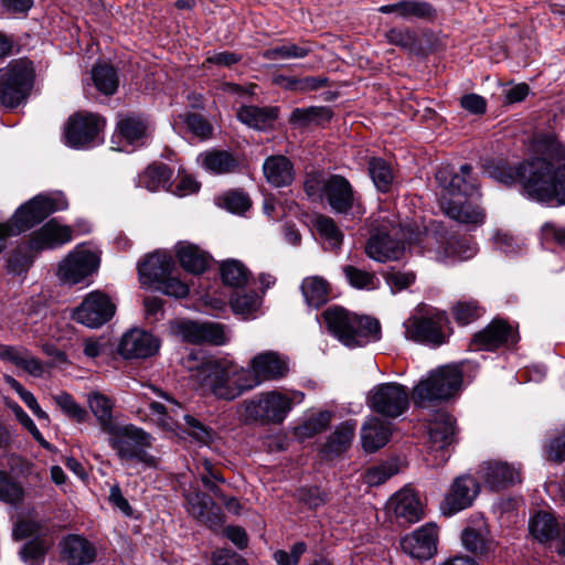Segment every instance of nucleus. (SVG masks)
Segmentation results:
<instances>
[{"label": "nucleus", "instance_id": "nucleus-51", "mask_svg": "<svg viewBox=\"0 0 565 565\" xmlns=\"http://www.w3.org/2000/svg\"><path fill=\"white\" fill-rule=\"evenodd\" d=\"M343 273L349 284L355 289L370 291L380 287V279L374 273L366 271L351 265L344 266Z\"/></svg>", "mask_w": 565, "mask_h": 565}, {"label": "nucleus", "instance_id": "nucleus-28", "mask_svg": "<svg viewBox=\"0 0 565 565\" xmlns=\"http://www.w3.org/2000/svg\"><path fill=\"white\" fill-rule=\"evenodd\" d=\"M386 508L401 524H413L424 516L423 504L411 488H403L392 495Z\"/></svg>", "mask_w": 565, "mask_h": 565}, {"label": "nucleus", "instance_id": "nucleus-45", "mask_svg": "<svg viewBox=\"0 0 565 565\" xmlns=\"http://www.w3.org/2000/svg\"><path fill=\"white\" fill-rule=\"evenodd\" d=\"M332 117V111L329 107L311 106L307 108H296L290 114L289 121L292 125L306 127L311 124L320 125L329 121Z\"/></svg>", "mask_w": 565, "mask_h": 565}, {"label": "nucleus", "instance_id": "nucleus-32", "mask_svg": "<svg viewBox=\"0 0 565 565\" xmlns=\"http://www.w3.org/2000/svg\"><path fill=\"white\" fill-rule=\"evenodd\" d=\"M148 132L146 119L135 114H121L118 116L116 137L127 145L140 147L145 145Z\"/></svg>", "mask_w": 565, "mask_h": 565}, {"label": "nucleus", "instance_id": "nucleus-58", "mask_svg": "<svg viewBox=\"0 0 565 565\" xmlns=\"http://www.w3.org/2000/svg\"><path fill=\"white\" fill-rule=\"evenodd\" d=\"M452 312L456 321L466 326L481 316V308L476 300H461L454 306Z\"/></svg>", "mask_w": 565, "mask_h": 565}, {"label": "nucleus", "instance_id": "nucleus-57", "mask_svg": "<svg viewBox=\"0 0 565 565\" xmlns=\"http://www.w3.org/2000/svg\"><path fill=\"white\" fill-rule=\"evenodd\" d=\"M385 281L393 294L399 292L414 284L416 276L411 270L391 268L385 273Z\"/></svg>", "mask_w": 565, "mask_h": 565}, {"label": "nucleus", "instance_id": "nucleus-27", "mask_svg": "<svg viewBox=\"0 0 565 565\" xmlns=\"http://www.w3.org/2000/svg\"><path fill=\"white\" fill-rule=\"evenodd\" d=\"M479 492V484L471 476L458 477L441 503L446 515H454L469 508Z\"/></svg>", "mask_w": 565, "mask_h": 565}, {"label": "nucleus", "instance_id": "nucleus-2", "mask_svg": "<svg viewBox=\"0 0 565 565\" xmlns=\"http://www.w3.org/2000/svg\"><path fill=\"white\" fill-rule=\"evenodd\" d=\"M436 180L447 192L440 199V206L449 218L471 228L483 224V210L469 201L479 195V181L470 164H462L458 171L443 167L436 172Z\"/></svg>", "mask_w": 565, "mask_h": 565}, {"label": "nucleus", "instance_id": "nucleus-19", "mask_svg": "<svg viewBox=\"0 0 565 565\" xmlns=\"http://www.w3.org/2000/svg\"><path fill=\"white\" fill-rule=\"evenodd\" d=\"M98 266L97 254L78 245L60 263L57 277L65 285H75L96 271Z\"/></svg>", "mask_w": 565, "mask_h": 565}, {"label": "nucleus", "instance_id": "nucleus-26", "mask_svg": "<svg viewBox=\"0 0 565 565\" xmlns=\"http://www.w3.org/2000/svg\"><path fill=\"white\" fill-rule=\"evenodd\" d=\"M438 530L434 523H426L401 541L403 551L419 561L430 559L437 552Z\"/></svg>", "mask_w": 565, "mask_h": 565}, {"label": "nucleus", "instance_id": "nucleus-63", "mask_svg": "<svg viewBox=\"0 0 565 565\" xmlns=\"http://www.w3.org/2000/svg\"><path fill=\"white\" fill-rule=\"evenodd\" d=\"M12 536L14 540L20 541L28 537H45L42 535V526L40 522L33 520L18 521L12 529Z\"/></svg>", "mask_w": 565, "mask_h": 565}, {"label": "nucleus", "instance_id": "nucleus-23", "mask_svg": "<svg viewBox=\"0 0 565 565\" xmlns=\"http://www.w3.org/2000/svg\"><path fill=\"white\" fill-rule=\"evenodd\" d=\"M480 480L491 490H501L522 481V469L519 463L502 460L484 461L477 471Z\"/></svg>", "mask_w": 565, "mask_h": 565}, {"label": "nucleus", "instance_id": "nucleus-20", "mask_svg": "<svg viewBox=\"0 0 565 565\" xmlns=\"http://www.w3.org/2000/svg\"><path fill=\"white\" fill-rule=\"evenodd\" d=\"M116 306L104 292H89L74 311V319L88 328H99L115 315Z\"/></svg>", "mask_w": 565, "mask_h": 565}, {"label": "nucleus", "instance_id": "nucleus-7", "mask_svg": "<svg viewBox=\"0 0 565 565\" xmlns=\"http://www.w3.org/2000/svg\"><path fill=\"white\" fill-rule=\"evenodd\" d=\"M305 394L300 391L282 393L269 391L245 399L239 408L243 409L242 418L245 424H280L285 420L295 404H300Z\"/></svg>", "mask_w": 565, "mask_h": 565}, {"label": "nucleus", "instance_id": "nucleus-34", "mask_svg": "<svg viewBox=\"0 0 565 565\" xmlns=\"http://www.w3.org/2000/svg\"><path fill=\"white\" fill-rule=\"evenodd\" d=\"M392 427L377 417H370L361 428L362 447L366 452H374L384 447L391 436Z\"/></svg>", "mask_w": 565, "mask_h": 565}, {"label": "nucleus", "instance_id": "nucleus-11", "mask_svg": "<svg viewBox=\"0 0 565 565\" xmlns=\"http://www.w3.org/2000/svg\"><path fill=\"white\" fill-rule=\"evenodd\" d=\"M175 265L171 255L157 250L138 264V274L142 285L174 298H185L190 288L172 275Z\"/></svg>", "mask_w": 565, "mask_h": 565}, {"label": "nucleus", "instance_id": "nucleus-60", "mask_svg": "<svg viewBox=\"0 0 565 565\" xmlns=\"http://www.w3.org/2000/svg\"><path fill=\"white\" fill-rule=\"evenodd\" d=\"M218 204L231 213L242 214L250 206L249 198L239 191H232L218 198Z\"/></svg>", "mask_w": 565, "mask_h": 565}, {"label": "nucleus", "instance_id": "nucleus-22", "mask_svg": "<svg viewBox=\"0 0 565 565\" xmlns=\"http://www.w3.org/2000/svg\"><path fill=\"white\" fill-rule=\"evenodd\" d=\"M255 387L266 381H277L289 372L288 359L275 351H265L253 356L246 366Z\"/></svg>", "mask_w": 565, "mask_h": 565}, {"label": "nucleus", "instance_id": "nucleus-10", "mask_svg": "<svg viewBox=\"0 0 565 565\" xmlns=\"http://www.w3.org/2000/svg\"><path fill=\"white\" fill-rule=\"evenodd\" d=\"M149 390L163 399V402H151L149 407L152 414L158 416V423L164 429L174 430L181 426V420H183L186 425L185 431L199 444L207 446L214 440V430L192 415L183 414L182 405L170 394L152 385L149 386Z\"/></svg>", "mask_w": 565, "mask_h": 565}, {"label": "nucleus", "instance_id": "nucleus-21", "mask_svg": "<svg viewBox=\"0 0 565 565\" xmlns=\"http://www.w3.org/2000/svg\"><path fill=\"white\" fill-rule=\"evenodd\" d=\"M172 332L189 343H211L222 345L226 342V332L216 322L179 321L172 324Z\"/></svg>", "mask_w": 565, "mask_h": 565}, {"label": "nucleus", "instance_id": "nucleus-15", "mask_svg": "<svg viewBox=\"0 0 565 565\" xmlns=\"http://www.w3.org/2000/svg\"><path fill=\"white\" fill-rule=\"evenodd\" d=\"M105 119L96 114H75L64 128V142L73 149H89L102 141Z\"/></svg>", "mask_w": 565, "mask_h": 565}, {"label": "nucleus", "instance_id": "nucleus-44", "mask_svg": "<svg viewBox=\"0 0 565 565\" xmlns=\"http://www.w3.org/2000/svg\"><path fill=\"white\" fill-rule=\"evenodd\" d=\"M92 79L98 92L106 96L114 95L119 86L117 71L108 64H98L92 70Z\"/></svg>", "mask_w": 565, "mask_h": 565}, {"label": "nucleus", "instance_id": "nucleus-41", "mask_svg": "<svg viewBox=\"0 0 565 565\" xmlns=\"http://www.w3.org/2000/svg\"><path fill=\"white\" fill-rule=\"evenodd\" d=\"M354 433L355 423L344 422L340 424L329 436L323 447V451L331 457L339 456L340 454L344 452L349 448L354 437Z\"/></svg>", "mask_w": 565, "mask_h": 565}, {"label": "nucleus", "instance_id": "nucleus-40", "mask_svg": "<svg viewBox=\"0 0 565 565\" xmlns=\"http://www.w3.org/2000/svg\"><path fill=\"white\" fill-rule=\"evenodd\" d=\"M172 177L171 169L166 164L149 166L137 178V186L150 192L168 190Z\"/></svg>", "mask_w": 565, "mask_h": 565}, {"label": "nucleus", "instance_id": "nucleus-53", "mask_svg": "<svg viewBox=\"0 0 565 565\" xmlns=\"http://www.w3.org/2000/svg\"><path fill=\"white\" fill-rule=\"evenodd\" d=\"M461 541L463 546L475 554H486L491 548V542L486 537L482 530L465 529L461 534Z\"/></svg>", "mask_w": 565, "mask_h": 565}, {"label": "nucleus", "instance_id": "nucleus-18", "mask_svg": "<svg viewBox=\"0 0 565 565\" xmlns=\"http://www.w3.org/2000/svg\"><path fill=\"white\" fill-rule=\"evenodd\" d=\"M447 317L444 312L430 316H412L404 321L405 338L418 343L434 347L441 345L446 341L444 328Z\"/></svg>", "mask_w": 565, "mask_h": 565}, {"label": "nucleus", "instance_id": "nucleus-25", "mask_svg": "<svg viewBox=\"0 0 565 565\" xmlns=\"http://www.w3.org/2000/svg\"><path fill=\"white\" fill-rule=\"evenodd\" d=\"M514 329L502 320H493L478 332L471 341V350L493 351L501 347H510L518 342Z\"/></svg>", "mask_w": 565, "mask_h": 565}, {"label": "nucleus", "instance_id": "nucleus-56", "mask_svg": "<svg viewBox=\"0 0 565 565\" xmlns=\"http://www.w3.org/2000/svg\"><path fill=\"white\" fill-rule=\"evenodd\" d=\"M54 401L62 412L77 423L86 420L87 412L68 393H61L54 396Z\"/></svg>", "mask_w": 565, "mask_h": 565}, {"label": "nucleus", "instance_id": "nucleus-37", "mask_svg": "<svg viewBox=\"0 0 565 565\" xmlns=\"http://www.w3.org/2000/svg\"><path fill=\"white\" fill-rule=\"evenodd\" d=\"M175 254L181 266L190 273H203L209 266V256L196 245L180 242L175 245Z\"/></svg>", "mask_w": 565, "mask_h": 565}, {"label": "nucleus", "instance_id": "nucleus-29", "mask_svg": "<svg viewBox=\"0 0 565 565\" xmlns=\"http://www.w3.org/2000/svg\"><path fill=\"white\" fill-rule=\"evenodd\" d=\"M529 530L532 536L541 542L548 543L557 540L556 551L565 557V524L563 529L558 527L555 518L545 511L536 512L529 522Z\"/></svg>", "mask_w": 565, "mask_h": 565}, {"label": "nucleus", "instance_id": "nucleus-62", "mask_svg": "<svg viewBox=\"0 0 565 565\" xmlns=\"http://www.w3.org/2000/svg\"><path fill=\"white\" fill-rule=\"evenodd\" d=\"M397 472L393 463H381L366 470L364 481L370 487H376L384 483L388 478Z\"/></svg>", "mask_w": 565, "mask_h": 565}, {"label": "nucleus", "instance_id": "nucleus-35", "mask_svg": "<svg viewBox=\"0 0 565 565\" xmlns=\"http://www.w3.org/2000/svg\"><path fill=\"white\" fill-rule=\"evenodd\" d=\"M263 171L266 180L277 188L287 186L294 181V167L285 156L267 158Z\"/></svg>", "mask_w": 565, "mask_h": 565}, {"label": "nucleus", "instance_id": "nucleus-17", "mask_svg": "<svg viewBox=\"0 0 565 565\" xmlns=\"http://www.w3.org/2000/svg\"><path fill=\"white\" fill-rule=\"evenodd\" d=\"M456 419L446 412H437L428 424L429 448L435 452L431 466L444 465L450 457L449 447L456 443Z\"/></svg>", "mask_w": 565, "mask_h": 565}, {"label": "nucleus", "instance_id": "nucleus-30", "mask_svg": "<svg viewBox=\"0 0 565 565\" xmlns=\"http://www.w3.org/2000/svg\"><path fill=\"white\" fill-rule=\"evenodd\" d=\"M188 512L210 529L216 530L223 524L221 508L211 497L202 492H194L186 499Z\"/></svg>", "mask_w": 565, "mask_h": 565}, {"label": "nucleus", "instance_id": "nucleus-6", "mask_svg": "<svg viewBox=\"0 0 565 565\" xmlns=\"http://www.w3.org/2000/svg\"><path fill=\"white\" fill-rule=\"evenodd\" d=\"M68 202L62 192L42 193L21 205L8 222L0 223V253L10 236L19 235L57 211L66 210Z\"/></svg>", "mask_w": 565, "mask_h": 565}, {"label": "nucleus", "instance_id": "nucleus-64", "mask_svg": "<svg viewBox=\"0 0 565 565\" xmlns=\"http://www.w3.org/2000/svg\"><path fill=\"white\" fill-rule=\"evenodd\" d=\"M546 458L554 462L565 460V428L557 436L550 439L545 447Z\"/></svg>", "mask_w": 565, "mask_h": 565}, {"label": "nucleus", "instance_id": "nucleus-12", "mask_svg": "<svg viewBox=\"0 0 565 565\" xmlns=\"http://www.w3.org/2000/svg\"><path fill=\"white\" fill-rule=\"evenodd\" d=\"M34 70L26 60L12 61L0 74V108L23 103L33 87Z\"/></svg>", "mask_w": 565, "mask_h": 565}, {"label": "nucleus", "instance_id": "nucleus-49", "mask_svg": "<svg viewBox=\"0 0 565 565\" xmlns=\"http://www.w3.org/2000/svg\"><path fill=\"white\" fill-rule=\"evenodd\" d=\"M311 52L308 45H298L291 42H282L263 51L262 56L266 60H290L303 58Z\"/></svg>", "mask_w": 565, "mask_h": 565}, {"label": "nucleus", "instance_id": "nucleus-52", "mask_svg": "<svg viewBox=\"0 0 565 565\" xmlns=\"http://www.w3.org/2000/svg\"><path fill=\"white\" fill-rule=\"evenodd\" d=\"M231 307L236 315L247 319L256 312L260 306V299L256 292L238 294L236 292L230 299Z\"/></svg>", "mask_w": 565, "mask_h": 565}, {"label": "nucleus", "instance_id": "nucleus-48", "mask_svg": "<svg viewBox=\"0 0 565 565\" xmlns=\"http://www.w3.org/2000/svg\"><path fill=\"white\" fill-rule=\"evenodd\" d=\"M51 546L52 541L50 539L36 537L25 543L19 554L26 565H43L45 555Z\"/></svg>", "mask_w": 565, "mask_h": 565}, {"label": "nucleus", "instance_id": "nucleus-38", "mask_svg": "<svg viewBox=\"0 0 565 565\" xmlns=\"http://www.w3.org/2000/svg\"><path fill=\"white\" fill-rule=\"evenodd\" d=\"M277 115L278 110L274 107L243 106L237 111V118L241 122L258 130L271 126Z\"/></svg>", "mask_w": 565, "mask_h": 565}, {"label": "nucleus", "instance_id": "nucleus-36", "mask_svg": "<svg viewBox=\"0 0 565 565\" xmlns=\"http://www.w3.org/2000/svg\"><path fill=\"white\" fill-rule=\"evenodd\" d=\"M300 290L308 307L318 309L330 299V284L321 276L303 278Z\"/></svg>", "mask_w": 565, "mask_h": 565}, {"label": "nucleus", "instance_id": "nucleus-9", "mask_svg": "<svg viewBox=\"0 0 565 565\" xmlns=\"http://www.w3.org/2000/svg\"><path fill=\"white\" fill-rule=\"evenodd\" d=\"M413 231L395 218L374 221L373 232L365 246L366 255L375 262L398 260L405 253V242L411 241Z\"/></svg>", "mask_w": 565, "mask_h": 565}, {"label": "nucleus", "instance_id": "nucleus-59", "mask_svg": "<svg viewBox=\"0 0 565 565\" xmlns=\"http://www.w3.org/2000/svg\"><path fill=\"white\" fill-rule=\"evenodd\" d=\"M22 498V487L7 472L0 471V500L7 503H18Z\"/></svg>", "mask_w": 565, "mask_h": 565}, {"label": "nucleus", "instance_id": "nucleus-47", "mask_svg": "<svg viewBox=\"0 0 565 565\" xmlns=\"http://www.w3.org/2000/svg\"><path fill=\"white\" fill-rule=\"evenodd\" d=\"M249 276V270L237 259H227L221 265L222 280L230 287L243 288L247 284Z\"/></svg>", "mask_w": 565, "mask_h": 565}, {"label": "nucleus", "instance_id": "nucleus-16", "mask_svg": "<svg viewBox=\"0 0 565 565\" xmlns=\"http://www.w3.org/2000/svg\"><path fill=\"white\" fill-rule=\"evenodd\" d=\"M366 403L374 413L385 418H397L409 406V392L395 382L377 384L369 392Z\"/></svg>", "mask_w": 565, "mask_h": 565}, {"label": "nucleus", "instance_id": "nucleus-43", "mask_svg": "<svg viewBox=\"0 0 565 565\" xmlns=\"http://www.w3.org/2000/svg\"><path fill=\"white\" fill-rule=\"evenodd\" d=\"M533 149L542 154L547 162L552 160H565V146L559 141L554 132L539 134L533 141ZM535 159H540L536 157Z\"/></svg>", "mask_w": 565, "mask_h": 565}, {"label": "nucleus", "instance_id": "nucleus-8", "mask_svg": "<svg viewBox=\"0 0 565 565\" xmlns=\"http://www.w3.org/2000/svg\"><path fill=\"white\" fill-rule=\"evenodd\" d=\"M105 434L119 460L140 463L145 468L158 466V459L148 451L152 446V437L143 429L131 424H117Z\"/></svg>", "mask_w": 565, "mask_h": 565}, {"label": "nucleus", "instance_id": "nucleus-50", "mask_svg": "<svg viewBox=\"0 0 565 565\" xmlns=\"http://www.w3.org/2000/svg\"><path fill=\"white\" fill-rule=\"evenodd\" d=\"M313 226L331 249L339 248L343 241V234L333 218L327 215H318Z\"/></svg>", "mask_w": 565, "mask_h": 565}, {"label": "nucleus", "instance_id": "nucleus-46", "mask_svg": "<svg viewBox=\"0 0 565 565\" xmlns=\"http://www.w3.org/2000/svg\"><path fill=\"white\" fill-rule=\"evenodd\" d=\"M367 169L375 188L383 193L388 192L394 180L391 164L382 158L374 157L370 159Z\"/></svg>", "mask_w": 565, "mask_h": 565}, {"label": "nucleus", "instance_id": "nucleus-39", "mask_svg": "<svg viewBox=\"0 0 565 565\" xmlns=\"http://www.w3.org/2000/svg\"><path fill=\"white\" fill-rule=\"evenodd\" d=\"M87 402L104 434L117 425L113 417L114 403L109 397L99 392H93L88 395Z\"/></svg>", "mask_w": 565, "mask_h": 565}, {"label": "nucleus", "instance_id": "nucleus-5", "mask_svg": "<svg viewBox=\"0 0 565 565\" xmlns=\"http://www.w3.org/2000/svg\"><path fill=\"white\" fill-rule=\"evenodd\" d=\"M72 241V228L61 225L55 218L33 232L26 243L20 244L7 259V269L13 275L25 274L36 254L55 249Z\"/></svg>", "mask_w": 565, "mask_h": 565}, {"label": "nucleus", "instance_id": "nucleus-55", "mask_svg": "<svg viewBox=\"0 0 565 565\" xmlns=\"http://www.w3.org/2000/svg\"><path fill=\"white\" fill-rule=\"evenodd\" d=\"M331 419V414L329 412H320L310 418H308L303 424L297 427V435L302 438H309L315 436L316 434L324 430Z\"/></svg>", "mask_w": 565, "mask_h": 565}, {"label": "nucleus", "instance_id": "nucleus-61", "mask_svg": "<svg viewBox=\"0 0 565 565\" xmlns=\"http://www.w3.org/2000/svg\"><path fill=\"white\" fill-rule=\"evenodd\" d=\"M388 43L412 51L417 44V36L408 28H393L385 34Z\"/></svg>", "mask_w": 565, "mask_h": 565}, {"label": "nucleus", "instance_id": "nucleus-4", "mask_svg": "<svg viewBox=\"0 0 565 565\" xmlns=\"http://www.w3.org/2000/svg\"><path fill=\"white\" fill-rule=\"evenodd\" d=\"M328 332L347 348L355 349L381 339L379 320L331 306L322 313Z\"/></svg>", "mask_w": 565, "mask_h": 565}, {"label": "nucleus", "instance_id": "nucleus-33", "mask_svg": "<svg viewBox=\"0 0 565 565\" xmlns=\"http://www.w3.org/2000/svg\"><path fill=\"white\" fill-rule=\"evenodd\" d=\"M478 252L477 245L466 237H449L445 245L433 250L434 257L437 262L454 263L468 260L472 258Z\"/></svg>", "mask_w": 565, "mask_h": 565}, {"label": "nucleus", "instance_id": "nucleus-24", "mask_svg": "<svg viewBox=\"0 0 565 565\" xmlns=\"http://www.w3.org/2000/svg\"><path fill=\"white\" fill-rule=\"evenodd\" d=\"M160 341L152 333L134 328L125 332L118 345V353L124 359H147L154 355Z\"/></svg>", "mask_w": 565, "mask_h": 565}, {"label": "nucleus", "instance_id": "nucleus-3", "mask_svg": "<svg viewBox=\"0 0 565 565\" xmlns=\"http://www.w3.org/2000/svg\"><path fill=\"white\" fill-rule=\"evenodd\" d=\"M255 383L247 369L232 360H207L199 369V388L218 401H235L254 390Z\"/></svg>", "mask_w": 565, "mask_h": 565}, {"label": "nucleus", "instance_id": "nucleus-14", "mask_svg": "<svg viewBox=\"0 0 565 565\" xmlns=\"http://www.w3.org/2000/svg\"><path fill=\"white\" fill-rule=\"evenodd\" d=\"M322 195L337 214L360 218L365 213L361 195L356 193L348 179L333 174L324 179Z\"/></svg>", "mask_w": 565, "mask_h": 565}, {"label": "nucleus", "instance_id": "nucleus-13", "mask_svg": "<svg viewBox=\"0 0 565 565\" xmlns=\"http://www.w3.org/2000/svg\"><path fill=\"white\" fill-rule=\"evenodd\" d=\"M462 383V374L456 366H443L422 380L413 390V398L417 405L447 399L456 394Z\"/></svg>", "mask_w": 565, "mask_h": 565}, {"label": "nucleus", "instance_id": "nucleus-42", "mask_svg": "<svg viewBox=\"0 0 565 565\" xmlns=\"http://www.w3.org/2000/svg\"><path fill=\"white\" fill-rule=\"evenodd\" d=\"M199 159L205 170L214 174L231 173L237 167L236 159L227 151L213 150L200 154Z\"/></svg>", "mask_w": 565, "mask_h": 565}, {"label": "nucleus", "instance_id": "nucleus-54", "mask_svg": "<svg viewBox=\"0 0 565 565\" xmlns=\"http://www.w3.org/2000/svg\"><path fill=\"white\" fill-rule=\"evenodd\" d=\"M401 18H418V19H431L435 17V9L428 3L418 0H403L399 1Z\"/></svg>", "mask_w": 565, "mask_h": 565}, {"label": "nucleus", "instance_id": "nucleus-31", "mask_svg": "<svg viewBox=\"0 0 565 565\" xmlns=\"http://www.w3.org/2000/svg\"><path fill=\"white\" fill-rule=\"evenodd\" d=\"M61 556L67 565H88L96 558V548L85 537L71 534L61 543Z\"/></svg>", "mask_w": 565, "mask_h": 565}, {"label": "nucleus", "instance_id": "nucleus-1", "mask_svg": "<svg viewBox=\"0 0 565 565\" xmlns=\"http://www.w3.org/2000/svg\"><path fill=\"white\" fill-rule=\"evenodd\" d=\"M489 173L505 185L520 184L523 193L534 201L565 205V164L553 170L545 159H529L516 166L499 162Z\"/></svg>", "mask_w": 565, "mask_h": 565}]
</instances>
